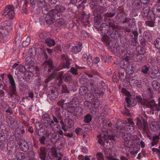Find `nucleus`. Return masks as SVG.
I'll list each match as a JSON object with an SVG mask.
<instances>
[{
  "label": "nucleus",
  "mask_w": 160,
  "mask_h": 160,
  "mask_svg": "<svg viewBox=\"0 0 160 160\" xmlns=\"http://www.w3.org/2000/svg\"><path fill=\"white\" fill-rule=\"evenodd\" d=\"M118 25H115L114 23L111 22H103L100 25L98 30L103 35L107 34L114 29L118 28Z\"/></svg>",
  "instance_id": "1"
},
{
  "label": "nucleus",
  "mask_w": 160,
  "mask_h": 160,
  "mask_svg": "<svg viewBox=\"0 0 160 160\" xmlns=\"http://www.w3.org/2000/svg\"><path fill=\"white\" fill-rule=\"evenodd\" d=\"M12 22L9 21H5L1 23L0 27V33L4 38L7 36L8 34L12 30Z\"/></svg>",
  "instance_id": "2"
},
{
  "label": "nucleus",
  "mask_w": 160,
  "mask_h": 160,
  "mask_svg": "<svg viewBox=\"0 0 160 160\" xmlns=\"http://www.w3.org/2000/svg\"><path fill=\"white\" fill-rule=\"evenodd\" d=\"M66 10L65 7L62 5H57L55 8L51 10V13L55 14L58 18L62 16V12H64Z\"/></svg>",
  "instance_id": "3"
},
{
  "label": "nucleus",
  "mask_w": 160,
  "mask_h": 160,
  "mask_svg": "<svg viewBox=\"0 0 160 160\" xmlns=\"http://www.w3.org/2000/svg\"><path fill=\"white\" fill-rule=\"evenodd\" d=\"M20 149L23 152H27L29 149L28 144L27 141L22 139H20L18 142Z\"/></svg>",
  "instance_id": "4"
},
{
  "label": "nucleus",
  "mask_w": 160,
  "mask_h": 160,
  "mask_svg": "<svg viewBox=\"0 0 160 160\" xmlns=\"http://www.w3.org/2000/svg\"><path fill=\"white\" fill-rule=\"evenodd\" d=\"M81 108L79 107H75L74 108L73 114L72 115H70L66 116L67 118H69L72 121L75 120V117H78L81 115Z\"/></svg>",
  "instance_id": "5"
},
{
  "label": "nucleus",
  "mask_w": 160,
  "mask_h": 160,
  "mask_svg": "<svg viewBox=\"0 0 160 160\" xmlns=\"http://www.w3.org/2000/svg\"><path fill=\"white\" fill-rule=\"evenodd\" d=\"M137 23L136 20L133 18H128L127 17L125 22L126 27L127 28H132L136 25Z\"/></svg>",
  "instance_id": "6"
},
{
  "label": "nucleus",
  "mask_w": 160,
  "mask_h": 160,
  "mask_svg": "<svg viewBox=\"0 0 160 160\" xmlns=\"http://www.w3.org/2000/svg\"><path fill=\"white\" fill-rule=\"evenodd\" d=\"M57 18L55 14L51 13V11H49L46 15V22L48 24H52Z\"/></svg>",
  "instance_id": "7"
},
{
  "label": "nucleus",
  "mask_w": 160,
  "mask_h": 160,
  "mask_svg": "<svg viewBox=\"0 0 160 160\" xmlns=\"http://www.w3.org/2000/svg\"><path fill=\"white\" fill-rule=\"evenodd\" d=\"M7 77L11 86L12 94L16 95V85L13 77L11 74H9L8 75Z\"/></svg>",
  "instance_id": "8"
},
{
  "label": "nucleus",
  "mask_w": 160,
  "mask_h": 160,
  "mask_svg": "<svg viewBox=\"0 0 160 160\" xmlns=\"http://www.w3.org/2000/svg\"><path fill=\"white\" fill-rule=\"evenodd\" d=\"M61 59L64 63L62 67L64 68L68 69L70 67L71 62L70 59L67 55L63 54L61 56Z\"/></svg>",
  "instance_id": "9"
},
{
  "label": "nucleus",
  "mask_w": 160,
  "mask_h": 160,
  "mask_svg": "<svg viewBox=\"0 0 160 160\" xmlns=\"http://www.w3.org/2000/svg\"><path fill=\"white\" fill-rule=\"evenodd\" d=\"M107 11V8L105 6H102L98 5L96 9L93 11V15L94 16H98L105 13Z\"/></svg>",
  "instance_id": "10"
},
{
  "label": "nucleus",
  "mask_w": 160,
  "mask_h": 160,
  "mask_svg": "<svg viewBox=\"0 0 160 160\" xmlns=\"http://www.w3.org/2000/svg\"><path fill=\"white\" fill-rule=\"evenodd\" d=\"M30 5L33 8L34 7V5L37 3L38 7L40 8H42L44 7L45 1V0H30Z\"/></svg>",
  "instance_id": "11"
},
{
  "label": "nucleus",
  "mask_w": 160,
  "mask_h": 160,
  "mask_svg": "<svg viewBox=\"0 0 160 160\" xmlns=\"http://www.w3.org/2000/svg\"><path fill=\"white\" fill-rule=\"evenodd\" d=\"M142 3L140 0H134L132 3V7L133 9L138 10L142 8Z\"/></svg>",
  "instance_id": "12"
},
{
  "label": "nucleus",
  "mask_w": 160,
  "mask_h": 160,
  "mask_svg": "<svg viewBox=\"0 0 160 160\" xmlns=\"http://www.w3.org/2000/svg\"><path fill=\"white\" fill-rule=\"evenodd\" d=\"M122 138L125 141L124 144L125 146H127L126 144H128L130 141L132 139L133 136L131 134L128 133H122Z\"/></svg>",
  "instance_id": "13"
},
{
  "label": "nucleus",
  "mask_w": 160,
  "mask_h": 160,
  "mask_svg": "<svg viewBox=\"0 0 160 160\" xmlns=\"http://www.w3.org/2000/svg\"><path fill=\"white\" fill-rule=\"evenodd\" d=\"M127 17L123 13L121 12L118 13L115 17L116 20L118 22H122L125 24V22Z\"/></svg>",
  "instance_id": "14"
},
{
  "label": "nucleus",
  "mask_w": 160,
  "mask_h": 160,
  "mask_svg": "<svg viewBox=\"0 0 160 160\" xmlns=\"http://www.w3.org/2000/svg\"><path fill=\"white\" fill-rule=\"evenodd\" d=\"M122 32L120 30H113L110 32H109V34L110 37L113 39H117L118 37L121 36V33Z\"/></svg>",
  "instance_id": "15"
},
{
  "label": "nucleus",
  "mask_w": 160,
  "mask_h": 160,
  "mask_svg": "<svg viewBox=\"0 0 160 160\" xmlns=\"http://www.w3.org/2000/svg\"><path fill=\"white\" fill-rule=\"evenodd\" d=\"M147 107L152 111H157V104L154 100H150L148 101Z\"/></svg>",
  "instance_id": "16"
},
{
  "label": "nucleus",
  "mask_w": 160,
  "mask_h": 160,
  "mask_svg": "<svg viewBox=\"0 0 160 160\" xmlns=\"http://www.w3.org/2000/svg\"><path fill=\"white\" fill-rule=\"evenodd\" d=\"M40 152H38L39 157L41 160H45V157L47 153V149L43 146H41L40 148Z\"/></svg>",
  "instance_id": "17"
},
{
  "label": "nucleus",
  "mask_w": 160,
  "mask_h": 160,
  "mask_svg": "<svg viewBox=\"0 0 160 160\" xmlns=\"http://www.w3.org/2000/svg\"><path fill=\"white\" fill-rule=\"evenodd\" d=\"M153 15H155L157 17H160V5L158 4L154 5L152 10Z\"/></svg>",
  "instance_id": "18"
},
{
  "label": "nucleus",
  "mask_w": 160,
  "mask_h": 160,
  "mask_svg": "<svg viewBox=\"0 0 160 160\" xmlns=\"http://www.w3.org/2000/svg\"><path fill=\"white\" fill-rule=\"evenodd\" d=\"M101 41L107 46H110L111 41L109 37L107 34H104L101 38Z\"/></svg>",
  "instance_id": "19"
},
{
  "label": "nucleus",
  "mask_w": 160,
  "mask_h": 160,
  "mask_svg": "<svg viewBox=\"0 0 160 160\" xmlns=\"http://www.w3.org/2000/svg\"><path fill=\"white\" fill-rule=\"evenodd\" d=\"M82 48V43L78 42L77 45L72 47L71 52L73 53H76L80 52Z\"/></svg>",
  "instance_id": "20"
},
{
  "label": "nucleus",
  "mask_w": 160,
  "mask_h": 160,
  "mask_svg": "<svg viewBox=\"0 0 160 160\" xmlns=\"http://www.w3.org/2000/svg\"><path fill=\"white\" fill-rule=\"evenodd\" d=\"M104 141L103 142L104 147L108 149H109L112 148L113 146V142L107 139H103Z\"/></svg>",
  "instance_id": "21"
},
{
  "label": "nucleus",
  "mask_w": 160,
  "mask_h": 160,
  "mask_svg": "<svg viewBox=\"0 0 160 160\" xmlns=\"http://www.w3.org/2000/svg\"><path fill=\"white\" fill-rule=\"evenodd\" d=\"M104 152L106 160H113L115 159L112 152L109 151H104Z\"/></svg>",
  "instance_id": "22"
},
{
  "label": "nucleus",
  "mask_w": 160,
  "mask_h": 160,
  "mask_svg": "<svg viewBox=\"0 0 160 160\" xmlns=\"http://www.w3.org/2000/svg\"><path fill=\"white\" fill-rule=\"evenodd\" d=\"M22 37L21 36L19 32H16L15 35V40L14 43L16 44V46H18L21 42Z\"/></svg>",
  "instance_id": "23"
},
{
  "label": "nucleus",
  "mask_w": 160,
  "mask_h": 160,
  "mask_svg": "<svg viewBox=\"0 0 160 160\" xmlns=\"http://www.w3.org/2000/svg\"><path fill=\"white\" fill-rule=\"evenodd\" d=\"M43 64L48 65V66L49 68L48 70V72H51V70L52 69L54 66L52 60L51 59H49L48 60H46L43 63Z\"/></svg>",
  "instance_id": "24"
},
{
  "label": "nucleus",
  "mask_w": 160,
  "mask_h": 160,
  "mask_svg": "<svg viewBox=\"0 0 160 160\" xmlns=\"http://www.w3.org/2000/svg\"><path fill=\"white\" fill-rule=\"evenodd\" d=\"M56 19L57 21L56 22V24L57 25L58 27L61 26H64L65 24V20L62 18H57Z\"/></svg>",
  "instance_id": "25"
},
{
  "label": "nucleus",
  "mask_w": 160,
  "mask_h": 160,
  "mask_svg": "<svg viewBox=\"0 0 160 160\" xmlns=\"http://www.w3.org/2000/svg\"><path fill=\"white\" fill-rule=\"evenodd\" d=\"M45 43L46 44L48 47H50L54 46L56 44V42L54 40L51 38H48L45 40Z\"/></svg>",
  "instance_id": "26"
},
{
  "label": "nucleus",
  "mask_w": 160,
  "mask_h": 160,
  "mask_svg": "<svg viewBox=\"0 0 160 160\" xmlns=\"http://www.w3.org/2000/svg\"><path fill=\"white\" fill-rule=\"evenodd\" d=\"M14 8L12 6L9 5L7 6L3 11L2 15L4 16L8 14L11 11H14Z\"/></svg>",
  "instance_id": "27"
},
{
  "label": "nucleus",
  "mask_w": 160,
  "mask_h": 160,
  "mask_svg": "<svg viewBox=\"0 0 160 160\" xmlns=\"http://www.w3.org/2000/svg\"><path fill=\"white\" fill-rule=\"evenodd\" d=\"M94 16H95L94 18V24L96 25H98L102 21V17L99 15Z\"/></svg>",
  "instance_id": "28"
},
{
  "label": "nucleus",
  "mask_w": 160,
  "mask_h": 160,
  "mask_svg": "<svg viewBox=\"0 0 160 160\" xmlns=\"http://www.w3.org/2000/svg\"><path fill=\"white\" fill-rule=\"evenodd\" d=\"M48 155L52 160H54L55 158H58V154L56 151H50L48 152Z\"/></svg>",
  "instance_id": "29"
},
{
  "label": "nucleus",
  "mask_w": 160,
  "mask_h": 160,
  "mask_svg": "<svg viewBox=\"0 0 160 160\" xmlns=\"http://www.w3.org/2000/svg\"><path fill=\"white\" fill-rule=\"evenodd\" d=\"M150 10V8L149 6H145L142 9V16L144 17L148 16L149 12Z\"/></svg>",
  "instance_id": "30"
},
{
  "label": "nucleus",
  "mask_w": 160,
  "mask_h": 160,
  "mask_svg": "<svg viewBox=\"0 0 160 160\" xmlns=\"http://www.w3.org/2000/svg\"><path fill=\"white\" fill-rule=\"evenodd\" d=\"M15 157L17 160H22L25 158L26 156L23 152H19L16 154Z\"/></svg>",
  "instance_id": "31"
},
{
  "label": "nucleus",
  "mask_w": 160,
  "mask_h": 160,
  "mask_svg": "<svg viewBox=\"0 0 160 160\" xmlns=\"http://www.w3.org/2000/svg\"><path fill=\"white\" fill-rule=\"evenodd\" d=\"M150 21H148L146 22V24L147 26L149 27H153L155 25L154 21L155 20V16L154 15L153 17H152Z\"/></svg>",
  "instance_id": "32"
},
{
  "label": "nucleus",
  "mask_w": 160,
  "mask_h": 160,
  "mask_svg": "<svg viewBox=\"0 0 160 160\" xmlns=\"http://www.w3.org/2000/svg\"><path fill=\"white\" fill-rule=\"evenodd\" d=\"M51 128H52V130L55 132H57L60 129L61 126L58 123H54L52 124Z\"/></svg>",
  "instance_id": "33"
},
{
  "label": "nucleus",
  "mask_w": 160,
  "mask_h": 160,
  "mask_svg": "<svg viewBox=\"0 0 160 160\" xmlns=\"http://www.w3.org/2000/svg\"><path fill=\"white\" fill-rule=\"evenodd\" d=\"M67 118L65 119V128L66 129L67 128H70L72 127L73 125L71 123V122L70 120L72 121L70 119H69V118Z\"/></svg>",
  "instance_id": "34"
},
{
  "label": "nucleus",
  "mask_w": 160,
  "mask_h": 160,
  "mask_svg": "<svg viewBox=\"0 0 160 160\" xmlns=\"http://www.w3.org/2000/svg\"><path fill=\"white\" fill-rule=\"evenodd\" d=\"M7 122L9 126H15L16 120L11 117L7 119Z\"/></svg>",
  "instance_id": "35"
},
{
  "label": "nucleus",
  "mask_w": 160,
  "mask_h": 160,
  "mask_svg": "<svg viewBox=\"0 0 160 160\" xmlns=\"http://www.w3.org/2000/svg\"><path fill=\"white\" fill-rule=\"evenodd\" d=\"M57 74L56 71L53 72L49 76L45 79V82L48 83L50 81H51L56 76Z\"/></svg>",
  "instance_id": "36"
},
{
  "label": "nucleus",
  "mask_w": 160,
  "mask_h": 160,
  "mask_svg": "<svg viewBox=\"0 0 160 160\" xmlns=\"http://www.w3.org/2000/svg\"><path fill=\"white\" fill-rule=\"evenodd\" d=\"M91 8L93 10V11L97 8L98 7L97 0H92L90 3Z\"/></svg>",
  "instance_id": "37"
},
{
  "label": "nucleus",
  "mask_w": 160,
  "mask_h": 160,
  "mask_svg": "<svg viewBox=\"0 0 160 160\" xmlns=\"http://www.w3.org/2000/svg\"><path fill=\"white\" fill-rule=\"evenodd\" d=\"M62 78L64 79L65 81L66 82H70L72 79V75L68 73L64 74Z\"/></svg>",
  "instance_id": "38"
},
{
  "label": "nucleus",
  "mask_w": 160,
  "mask_h": 160,
  "mask_svg": "<svg viewBox=\"0 0 160 160\" xmlns=\"http://www.w3.org/2000/svg\"><path fill=\"white\" fill-rule=\"evenodd\" d=\"M103 136V139H109V140H114V136L112 134H108L106 132V133H104Z\"/></svg>",
  "instance_id": "39"
},
{
  "label": "nucleus",
  "mask_w": 160,
  "mask_h": 160,
  "mask_svg": "<svg viewBox=\"0 0 160 160\" xmlns=\"http://www.w3.org/2000/svg\"><path fill=\"white\" fill-rule=\"evenodd\" d=\"M60 112L61 111L60 108L57 107L55 108V115H56L60 119H62L63 118L61 115Z\"/></svg>",
  "instance_id": "40"
},
{
  "label": "nucleus",
  "mask_w": 160,
  "mask_h": 160,
  "mask_svg": "<svg viewBox=\"0 0 160 160\" xmlns=\"http://www.w3.org/2000/svg\"><path fill=\"white\" fill-rule=\"evenodd\" d=\"M152 85L153 88L155 90H157L160 88V84L157 81H153Z\"/></svg>",
  "instance_id": "41"
},
{
  "label": "nucleus",
  "mask_w": 160,
  "mask_h": 160,
  "mask_svg": "<svg viewBox=\"0 0 160 160\" xmlns=\"http://www.w3.org/2000/svg\"><path fill=\"white\" fill-rule=\"evenodd\" d=\"M24 4L22 8L21 12L23 13L27 14L28 10H27L26 7H28V5L29 3L27 1L24 0Z\"/></svg>",
  "instance_id": "42"
},
{
  "label": "nucleus",
  "mask_w": 160,
  "mask_h": 160,
  "mask_svg": "<svg viewBox=\"0 0 160 160\" xmlns=\"http://www.w3.org/2000/svg\"><path fill=\"white\" fill-rule=\"evenodd\" d=\"M117 132L116 133V135L117 137H119L121 135V133H123L122 132L124 131L125 130V128L123 126H119L117 129Z\"/></svg>",
  "instance_id": "43"
},
{
  "label": "nucleus",
  "mask_w": 160,
  "mask_h": 160,
  "mask_svg": "<svg viewBox=\"0 0 160 160\" xmlns=\"http://www.w3.org/2000/svg\"><path fill=\"white\" fill-rule=\"evenodd\" d=\"M75 107L73 106H69L67 107L68 116L73 115Z\"/></svg>",
  "instance_id": "44"
},
{
  "label": "nucleus",
  "mask_w": 160,
  "mask_h": 160,
  "mask_svg": "<svg viewBox=\"0 0 160 160\" xmlns=\"http://www.w3.org/2000/svg\"><path fill=\"white\" fill-rule=\"evenodd\" d=\"M92 118V117L90 114H87L84 117V122L85 123H89L91 121Z\"/></svg>",
  "instance_id": "45"
},
{
  "label": "nucleus",
  "mask_w": 160,
  "mask_h": 160,
  "mask_svg": "<svg viewBox=\"0 0 160 160\" xmlns=\"http://www.w3.org/2000/svg\"><path fill=\"white\" fill-rule=\"evenodd\" d=\"M59 119L56 115H53L52 116V119H51V123H52V124L59 123Z\"/></svg>",
  "instance_id": "46"
},
{
  "label": "nucleus",
  "mask_w": 160,
  "mask_h": 160,
  "mask_svg": "<svg viewBox=\"0 0 160 160\" xmlns=\"http://www.w3.org/2000/svg\"><path fill=\"white\" fill-rule=\"evenodd\" d=\"M131 82L132 83L135 84L136 86L138 87H140L142 83V81L140 80L132 79Z\"/></svg>",
  "instance_id": "47"
},
{
  "label": "nucleus",
  "mask_w": 160,
  "mask_h": 160,
  "mask_svg": "<svg viewBox=\"0 0 160 160\" xmlns=\"http://www.w3.org/2000/svg\"><path fill=\"white\" fill-rule=\"evenodd\" d=\"M43 122L45 121H49L51 120L50 115L48 113H46L42 116Z\"/></svg>",
  "instance_id": "48"
},
{
  "label": "nucleus",
  "mask_w": 160,
  "mask_h": 160,
  "mask_svg": "<svg viewBox=\"0 0 160 160\" xmlns=\"http://www.w3.org/2000/svg\"><path fill=\"white\" fill-rule=\"evenodd\" d=\"M138 52L140 55H143L146 52L145 49L142 47H139L137 49Z\"/></svg>",
  "instance_id": "49"
},
{
  "label": "nucleus",
  "mask_w": 160,
  "mask_h": 160,
  "mask_svg": "<svg viewBox=\"0 0 160 160\" xmlns=\"http://www.w3.org/2000/svg\"><path fill=\"white\" fill-rule=\"evenodd\" d=\"M149 68L146 65H144L142 66V68L141 72L143 73L146 74L148 73L149 70Z\"/></svg>",
  "instance_id": "50"
},
{
  "label": "nucleus",
  "mask_w": 160,
  "mask_h": 160,
  "mask_svg": "<svg viewBox=\"0 0 160 160\" xmlns=\"http://www.w3.org/2000/svg\"><path fill=\"white\" fill-rule=\"evenodd\" d=\"M30 43V37L28 36L25 41L22 43V45L23 46H26L28 45Z\"/></svg>",
  "instance_id": "51"
},
{
  "label": "nucleus",
  "mask_w": 160,
  "mask_h": 160,
  "mask_svg": "<svg viewBox=\"0 0 160 160\" xmlns=\"http://www.w3.org/2000/svg\"><path fill=\"white\" fill-rule=\"evenodd\" d=\"M46 138L45 136H42V137L39 138V141L40 144L44 145L46 144Z\"/></svg>",
  "instance_id": "52"
},
{
  "label": "nucleus",
  "mask_w": 160,
  "mask_h": 160,
  "mask_svg": "<svg viewBox=\"0 0 160 160\" xmlns=\"http://www.w3.org/2000/svg\"><path fill=\"white\" fill-rule=\"evenodd\" d=\"M62 76L61 75L57 79L56 83L58 87L60 86L62 83Z\"/></svg>",
  "instance_id": "53"
},
{
  "label": "nucleus",
  "mask_w": 160,
  "mask_h": 160,
  "mask_svg": "<svg viewBox=\"0 0 160 160\" xmlns=\"http://www.w3.org/2000/svg\"><path fill=\"white\" fill-rule=\"evenodd\" d=\"M35 156V153L32 150L28 151L27 153V157L31 158H33Z\"/></svg>",
  "instance_id": "54"
},
{
  "label": "nucleus",
  "mask_w": 160,
  "mask_h": 160,
  "mask_svg": "<svg viewBox=\"0 0 160 160\" xmlns=\"http://www.w3.org/2000/svg\"><path fill=\"white\" fill-rule=\"evenodd\" d=\"M14 15L15 13L14 11H11L10 12L8 13V14L4 16H6L9 19H12L14 17Z\"/></svg>",
  "instance_id": "55"
},
{
  "label": "nucleus",
  "mask_w": 160,
  "mask_h": 160,
  "mask_svg": "<svg viewBox=\"0 0 160 160\" xmlns=\"http://www.w3.org/2000/svg\"><path fill=\"white\" fill-rule=\"evenodd\" d=\"M87 63L88 66L91 67H92L93 64V61H92V56L90 55H89V58L87 60Z\"/></svg>",
  "instance_id": "56"
},
{
  "label": "nucleus",
  "mask_w": 160,
  "mask_h": 160,
  "mask_svg": "<svg viewBox=\"0 0 160 160\" xmlns=\"http://www.w3.org/2000/svg\"><path fill=\"white\" fill-rule=\"evenodd\" d=\"M155 47L158 49H160V38L157 39L154 42Z\"/></svg>",
  "instance_id": "57"
},
{
  "label": "nucleus",
  "mask_w": 160,
  "mask_h": 160,
  "mask_svg": "<svg viewBox=\"0 0 160 160\" xmlns=\"http://www.w3.org/2000/svg\"><path fill=\"white\" fill-rule=\"evenodd\" d=\"M128 123L130 124V126L134 128V126L135 125V123L133 121L132 119L131 118H129L127 119Z\"/></svg>",
  "instance_id": "58"
},
{
  "label": "nucleus",
  "mask_w": 160,
  "mask_h": 160,
  "mask_svg": "<svg viewBox=\"0 0 160 160\" xmlns=\"http://www.w3.org/2000/svg\"><path fill=\"white\" fill-rule=\"evenodd\" d=\"M70 72L73 75H78V74L77 69L74 67H72L71 68Z\"/></svg>",
  "instance_id": "59"
},
{
  "label": "nucleus",
  "mask_w": 160,
  "mask_h": 160,
  "mask_svg": "<svg viewBox=\"0 0 160 160\" xmlns=\"http://www.w3.org/2000/svg\"><path fill=\"white\" fill-rule=\"evenodd\" d=\"M61 91L62 93L67 92L69 93V91L68 90L67 86L64 84L62 85V86Z\"/></svg>",
  "instance_id": "60"
},
{
  "label": "nucleus",
  "mask_w": 160,
  "mask_h": 160,
  "mask_svg": "<svg viewBox=\"0 0 160 160\" xmlns=\"http://www.w3.org/2000/svg\"><path fill=\"white\" fill-rule=\"evenodd\" d=\"M96 156L97 159L98 160H104L103 155L101 152L98 153Z\"/></svg>",
  "instance_id": "61"
},
{
  "label": "nucleus",
  "mask_w": 160,
  "mask_h": 160,
  "mask_svg": "<svg viewBox=\"0 0 160 160\" xmlns=\"http://www.w3.org/2000/svg\"><path fill=\"white\" fill-rule=\"evenodd\" d=\"M35 124H36V125H38V126L39 127H40V129H38V127H36V129L35 130V132L36 133H38L39 131H40L41 130V129H42H42L43 126L40 123H39L38 122L36 123Z\"/></svg>",
  "instance_id": "62"
},
{
  "label": "nucleus",
  "mask_w": 160,
  "mask_h": 160,
  "mask_svg": "<svg viewBox=\"0 0 160 160\" xmlns=\"http://www.w3.org/2000/svg\"><path fill=\"white\" fill-rule=\"evenodd\" d=\"M44 125L46 127H48L49 128H51L52 125V123H51V120L49 121H45L43 122Z\"/></svg>",
  "instance_id": "63"
},
{
  "label": "nucleus",
  "mask_w": 160,
  "mask_h": 160,
  "mask_svg": "<svg viewBox=\"0 0 160 160\" xmlns=\"http://www.w3.org/2000/svg\"><path fill=\"white\" fill-rule=\"evenodd\" d=\"M115 15V13H106L104 15V16L105 17L112 18Z\"/></svg>",
  "instance_id": "64"
}]
</instances>
